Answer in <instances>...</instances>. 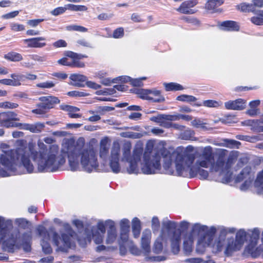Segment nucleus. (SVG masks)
<instances>
[{
  "mask_svg": "<svg viewBox=\"0 0 263 263\" xmlns=\"http://www.w3.org/2000/svg\"><path fill=\"white\" fill-rule=\"evenodd\" d=\"M194 147L187 146L181 152L171 154L166 148L160 149V156L163 159V166L166 171L172 164L173 158L175 157L176 173L179 176L190 178L197 177L201 180L208 179L209 173L203 168H210L211 173L218 174L213 180L223 183H228L231 181L232 173L230 168L233 163V158L229 156L227 158L228 151L218 149L213 152L211 146L201 148L200 153L197 156L192 153Z\"/></svg>",
  "mask_w": 263,
  "mask_h": 263,
  "instance_id": "nucleus-1",
  "label": "nucleus"
},
{
  "mask_svg": "<svg viewBox=\"0 0 263 263\" xmlns=\"http://www.w3.org/2000/svg\"><path fill=\"white\" fill-rule=\"evenodd\" d=\"M237 9L242 12H255V8L252 4H249L246 3H242L237 6Z\"/></svg>",
  "mask_w": 263,
  "mask_h": 263,
  "instance_id": "nucleus-30",
  "label": "nucleus"
},
{
  "mask_svg": "<svg viewBox=\"0 0 263 263\" xmlns=\"http://www.w3.org/2000/svg\"><path fill=\"white\" fill-rule=\"evenodd\" d=\"M39 100L43 105L42 106L48 110L53 108L55 104H59L60 102L58 98L53 96L41 97Z\"/></svg>",
  "mask_w": 263,
  "mask_h": 263,
  "instance_id": "nucleus-16",
  "label": "nucleus"
},
{
  "mask_svg": "<svg viewBox=\"0 0 263 263\" xmlns=\"http://www.w3.org/2000/svg\"><path fill=\"white\" fill-rule=\"evenodd\" d=\"M116 89L119 91H124L126 90V87L124 85H116L114 88L108 89L110 95L113 94L116 92Z\"/></svg>",
  "mask_w": 263,
  "mask_h": 263,
  "instance_id": "nucleus-56",
  "label": "nucleus"
},
{
  "mask_svg": "<svg viewBox=\"0 0 263 263\" xmlns=\"http://www.w3.org/2000/svg\"><path fill=\"white\" fill-rule=\"evenodd\" d=\"M152 233L149 229H145L142 232L141 246L144 255H148L151 252V239Z\"/></svg>",
  "mask_w": 263,
  "mask_h": 263,
  "instance_id": "nucleus-15",
  "label": "nucleus"
},
{
  "mask_svg": "<svg viewBox=\"0 0 263 263\" xmlns=\"http://www.w3.org/2000/svg\"><path fill=\"white\" fill-rule=\"evenodd\" d=\"M191 124L192 126L196 128H200L203 129H208L205 126L206 123H204L199 119H195L194 120L192 121Z\"/></svg>",
  "mask_w": 263,
  "mask_h": 263,
  "instance_id": "nucleus-45",
  "label": "nucleus"
},
{
  "mask_svg": "<svg viewBox=\"0 0 263 263\" xmlns=\"http://www.w3.org/2000/svg\"><path fill=\"white\" fill-rule=\"evenodd\" d=\"M43 105L41 103L37 104V108L32 110V112L35 114L43 115L45 114L48 110L46 108H44Z\"/></svg>",
  "mask_w": 263,
  "mask_h": 263,
  "instance_id": "nucleus-47",
  "label": "nucleus"
},
{
  "mask_svg": "<svg viewBox=\"0 0 263 263\" xmlns=\"http://www.w3.org/2000/svg\"><path fill=\"white\" fill-rule=\"evenodd\" d=\"M254 178V173L250 166H247L243 168L240 173L236 177L235 182H239L245 179V182L240 187L241 190L245 191L249 187Z\"/></svg>",
  "mask_w": 263,
  "mask_h": 263,
  "instance_id": "nucleus-12",
  "label": "nucleus"
},
{
  "mask_svg": "<svg viewBox=\"0 0 263 263\" xmlns=\"http://www.w3.org/2000/svg\"><path fill=\"white\" fill-rule=\"evenodd\" d=\"M19 120L17 115L13 111H7L0 114V125L2 127L19 128L20 123L13 122Z\"/></svg>",
  "mask_w": 263,
  "mask_h": 263,
  "instance_id": "nucleus-13",
  "label": "nucleus"
},
{
  "mask_svg": "<svg viewBox=\"0 0 263 263\" xmlns=\"http://www.w3.org/2000/svg\"><path fill=\"white\" fill-rule=\"evenodd\" d=\"M121 136L124 138L138 139L140 137V134L138 133L132 132H122L120 134Z\"/></svg>",
  "mask_w": 263,
  "mask_h": 263,
  "instance_id": "nucleus-46",
  "label": "nucleus"
},
{
  "mask_svg": "<svg viewBox=\"0 0 263 263\" xmlns=\"http://www.w3.org/2000/svg\"><path fill=\"white\" fill-rule=\"evenodd\" d=\"M246 102L242 99H238L234 101H229L224 103L226 109L229 110H242L245 108Z\"/></svg>",
  "mask_w": 263,
  "mask_h": 263,
  "instance_id": "nucleus-18",
  "label": "nucleus"
},
{
  "mask_svg": "<svg viewBox=\"0 0 263 263\" xmlns=\"http://www.w3.org/2000/svg\"><path fill=\"white\" fill-rule=\"evenodd\" d=\"M10 77L12 78V82L14 84L13 86H18L21 85V81L25 80L26 76L22 74L12 73Z\"/></svg>",
  "mask_w": 263,
  "mask_h": 263,
  "instance_id": "nucleus-31",
  "label": "nucleus"
},
{
  "mask_svg": "<svg viewBox=\"0 0 263 263\" xmlns=\"http://www.w3.org/2000/svg\"><path fill=\"white\" fill-rule=\"evenodd\" d=\"M206 246L209 247L204 243H201L198 240V244L197 246L196 252L198 254H203L205 251V247ZM209 247H211L210 246Z\"/></svg>",
  "mask_w": 263,
  "mask_h": 263,
  "instance_id": "nucleus-60",
  "label": "nucleus"
},
{
  "mask_svg": "<svg viewBox=\"0 0 263 263\" xmlns=\"http://www.w3.org/2000/svg\"><path fill=\"white\" fill-rule=\"evenodd\" d=\"M162 224L163 228L168 232L172 252L174 254H177L180 251L181 231L179 229L176 230L177 222L169 220L167 218L163 219Z\"/></svg>",
  "mask_w": 263,
  "mask_h": 263,
  "instance_id": "nucleus-7",
  "label": "nucleus"
},
{
  "mask_svg": "<svg viewBox=\"0 0 263 263\" xmlns=\"http://www.w3.org/2000/svg\"><path fill=\"white\" fill-rule=\"evenodd\" d=\"M11 29L14 31H21L25 30V27L23 25L17 23H11L10 24Z\"/></svg>",
  "mask_w": 263,
  "mask_h": 263,
  "instance_id": "nucleus-55",
  "label": "nucleus"
},
{
  "mask_svg": "<svg viewBox=\"0 0 263 263\" xmlns=\"http://www.w3.org/2000/svg\"><path fill=\"white\" fill-rule=\"evenodd\" d=\"M104 234L95 228H91L90 230L87 229L85 230V237L84 239L79 238L78 241L80 245L83 247H84L87 242H90L91 239L96 244H100L103 242Z\"/></svg>",
  "mask_w": 263,
  "mask_h": 263,
  "instance_id": "nucleus-10",
  "label": "nucleus"
},
{
  "mask_svg": "<svg viewBox=\"0 0 263 263\" xmlns=\"http://www.w3.org/2000/svg\"><path fill=\"white\" fill-rule=\"evenodd\" d=\"M158 240V239H157V240L155 242L153 247V252L156 254L161 253L163 249V245L162 242Z\"/></svg>",
  "mask_w": 263,
  "mask_h": 263,
  "instance_id": "nucleus-51",
  "label": "nucleus"
},
{
  "mask_svg": "<svg viewBox=\"0 0 263 263\" xmlns=\"http://www.w3.org/2000/svg\"><path fill=\"white\" fill-rule=\"evenodd\" d=\"M66 233H62L61 237L55 232L53 228L51 227L48 231L46 228L40 225L36 230L39 235L43 237L41 241L43 251L45 254H50L52 252V248L48 241L50 239V235H52V240L55 246L58 247V250L62 252H67L72 246L71 238L76 233L71 229L70 226L67 223L63 224Z\"/></svg>",
  "mask_w": 263,
  "mask_h": 263,
  "instance_id": "nucleus-6",
  "label": "nucleus"
},
{
  "mask_svg": "<svg viewBox=\"0 0 263 263\" xmlns=\"http://www.w3.org/2000/svg\"><path fill=\"white\" fill-rule=\"evenodd\" d=\"M130 80H131L130 77H129L128 76H120V77L115 78L114 82L116 83H118V82L126 83L127 82H130Z\"/></svg>",
  "mask_w": 263,
  "mask_h": 263,
  "instance_id": "nucleus-58",
  "label": "nucleus"
},
{
  "mask_svg": "<svg viewBox=\"0 0 263 263\" xmlns=\"http://www.w3.org/2000/svg\"><path fill=\"white\" fill-rule=\"evenodd\" d=\"M18 147L0 153V177H6L24 174L23 166L27 173H33L34 166L28 159V146L26 141H17Z\"/></svg>",
  "mask_w": 263,
  "mask_h": 263,
  "instance_id": "nucleus-4",
  "label": "nucleus"
},
{
  "mask_svg": "<svg viewBox=\"0 0 263 263\" xmlns=\"http://www.w3.org/2000/svg\"><path fill=\"white\" fill-rule=\"evenodd\" d=\"M135 93L142 99L150 100L154 102H161L164 98L161 95L160 91L156 89H136Z\"/></svg>",
  "mask_w": 263,
  "mask_h": 263,
  "instance_id": "nucleus-11",
  "label": "nucleus"
},
{
  "mask_svg": "<svg viewBox=\"0 0 263 263\" xmlns=\"http://www.w3.org/2000/svg\"><path fill=\"white\" fill-rule=\"evenodd\" d=\"M69 78L72 81L71 83L72 85L79 87H84L85 86L84 83L87 80L86 76L78 73L71 74Z\"/></svg>",
  "mask_w": 263,
  "mask_h": 263,
  "instance_id": "nucleus-22",
  "label": "nucleus"
},
{
  "mask_svg": "<svg viewBox=\"0 0 263 263\" xmlns=\"http://www.w3.org/2000/svg\"><path fill=\"white\" fill-rule=\"evenodd\" d=\"M194 240L191 241L190 236L186 235L183 241V249L185 253H190L192 251V245Z\"/></svg>",
  "mask_w": 263,
  "mask_h": 263,
  "instance_id": "nucleus-34",
  "label": "nucleus"
},
{
  "mask_svg": "<svg viewBox=\"0 0 263 263\" xmlns=\"http://www.w3.org/2000/svg\"><path fill=\"white\" fill-rule=\"evenodd\" d=\"M224 3V0H208L205 5V8L209 10H214Z\"/></svg>",
  "mask_w": 263,
  "mask_h": 263,
  "instance_id": "nucleus-27",
  "label": "nucleus"
},
{
  "mask_svg": "<svg viewBox=\"0 0 263 263\" xmlns=\"http://www.w3.org/2000/svg\"><path fill=\"white\" fill-rule=\"evenodd\" d=\"M251 21L252 23L256 25H263V18L259 17L258 16H254L251 18Z\"/></svg>",
  "mask_w": 263,
  "mask_h": 263,
  "instance_id": "nucleus-63",
  "label": "nucleus"
},
{
  "mask_svg": "<svg viewBox=\"0 0 263 263\" xmlns=\"http://www.w3.org/2000/svg\"><path fill=\"white\" fill-rule=\"evenodd\" d=\"M4 58L12 62H20L23 60L21 54L15 52H10L4 55Z\"/></svg>",
  "mask_w": 263,
  "mask_h": 263,
  "instance_id": "nucleus-29",
  "label": "nucleus"
},
{
  "mask_svg": "<svg viewBox=\"0 0 263 263\" xmlns=\"http://www.w3.org/2000/svg\"><path fill=\"white\" fill-rule=\"evenodd\" d=\"M263 124V119L259 120H249L247 121V125L251 127V130L256 132V128L260 126V124Z\"/></svg>",
  "mask_w": 263,
  "mask_h": 263,
  "instance_id": "nucleus-35",
  "label": "nucleus"
},
{
  "mask_svg": "<svg viewBox=\"0 0 263 263\" xmlns=\"http://www.w3.org/2000/svg\"><path fill=\"white\" fill-rule=\"evenodd\" d=\"M20 234V233H18ZM32 239V232L31 230L24 232L22 236H20V234L18 236V238L17 240H22L25 242H28L30 241Z\"/></svg>",
  "mask_w": 263,
  "mask_h": 263,
  "instance_id": "nucleus-43",
  "label": "nucleus"
},
{
  "mask_svg": "<svg viewBox=\"0 0 263 263\" xmlns=\"http://www.w3.org/2000/svg\"><path fill=\"white\" fill-rule=\"evenodd\" d=\"M216 230V228L214 226L208 228L206 226L195 223L193 225L192 230L188 235L190 236L191 241L196 237L201 236V237L199 239V242L204 243L207 246H210L212 248V252L217 253L223 250L226 236L229 233H234L236 229L234 228L221 227L218 237L214 241Z\"/></svg>",
  "mask_w": 263,
  "mask_h": 263,
  "instance_id": "nucleus-5",
  "label": "nucleus"
},
{
  "mask_svg": "<svg viewBox=\"0 0 263 263\" xmlns=\"http://www.w3.org/2000/svg\"><path fill=\"white\" fill-rule=\"evenodd\" d=\"M84 140L79 139L76 145L72 139H64L61 153L57 145L53 144L48 148L39 152L33 148V145H28V159L36 162L37 171L34 173L55 172L59 171L66 162L65 156L68 158L69 166L71 171L82 170L88 173L97 171L99 162L96 151L92 146H84Z\"/></svg>",
  "mask_w": 263,
  "mask_h": 263,
  "instance_id": "nucleus-2",
  "label": "nucleus"
},
{
  "mask_svg": "<svg viewBox=\"0 0 263 263\" xmlns=\"http://www.w3.org/2000/svg\"><path fill=\"white\" fill-rule=\"evenodd\" d=\"M247 235L250 236V244L249 247L253 249L257 244L259 240L260 231L258 228H254L252 230H249Z\"/></svg>",
  "mask_w": 263,
  "mask_h": 263,
  "instance_id": "nucleus-23",
  "label": "nucleus"
},
{
  "mask_svg": "<svg viewBox=\"0 0 263 263\" xmlns=\"http://www.w3.org/2000/svg\"><path fill=\"white\" fill-rule=\"evenodd\" d=\"M153 143L149 142L144 153L142 147L136 146L131 155V146L128 144L124 145L121 160L122 162H126L128 166L122 167L119 163L120 146L119 144L114 145L111 149L109 159L111 172L115 174L127 173L129 174H138L141 172L146 175L162 173L160 150L153 152Z\"/></svg>",
  "mask_w": 263,
  "mask_h": 263,
  "instance_id": "nucleus-3",
  "label": "nucleus"
},
{
  "mask_svg": "<svg viewBox=\"0 0 263 263\" xmlns=\"http://www.w3.org/2000/svg\"><path fill=\"white\" fill-rule=\"evenodd\" d=\"M198 3L197 0H188L183 2L176 10L183 14H194L195 11L191 8L196 6Z\"/></svg>",
  "mask_w": 263,
  "mask_h": 263,
  "instance_id": "nucleus-17",
  "label": "nucleus"
},
{
  "mask_svg": "<svg viewBox=\"0 0 263 263\" xmlns=\"http://www.w3.org/2000/svg\"><path fill=\"white\" fill-rule=\"evenodd\" d=\"M129 220L126 218H124L120 221V231L129 232Z\"/></svg>",
  "mask_w": 263,
  "mask_h": 263,
  "instance_id": "nucleus-40",
  "label": "nucleus"
},
{
  "mask_svg": "<svg viewBox=\"0 0 263 263\" xmlns=\"http://www.w3.org/2000/svg\"><path fill=\"white\" fill-rule=\"evenodd\" d=\"M106 223L108 226L105 238V243L111 245L114 243L117 238V230L115 222L111 219L106 220Z\"/></svg>",
  "mask_w": 263,
  "mask_h": 263,
  "instance_id": "nucleus-14",
  "label": "nucleus"
},
{
  "mask_svg": "<svg viewBox=\"0 0 263 263\" xmlns=\"http://www.w3.org/2000/svg\"><path fill=\"white\" fill-rule=\"evenodd\" d=\"M222 141L223 145L230 148H238L241 144L240 142L233 139H223Z\"/></svg>",
  "mask_w": 263,
  "mask_h": 263,
  "instance_id": "nucleus-33",
  "label": "nucleus"
},
{
  "mask_svg": "<svg viewBox=\"0 0 263 263\" xmlns=\"http://www.w3.org/2000/svg\"><path fill=\"white\" fill-rule=\"evenodd\" d=\"M68 10L73 11H86L87 7L84 5H76L71 4H67Z\"/></svg>",
  "mask_w": 263,
  "mask_h": 263,
  "instance_id": "nucleus-36",
  "label": "nucleus"
},
{
  "mask_svg": "<svg viewBox=\"0 0 263 263\" xmlns=\"http://www.w3.org/2000/svg\"><path fill=\"white\" fill-rule=\"evenodd\" d=\"M160 227V222L157 217H154L152 220V228L153 232H157Z\"/></svg>",
  "mask_w": 263,
  "mask_h": 263,
  "instance_id": "nucleus-52",
  "label": "nucleus"
},
{
  "mask_svg": "<svg viewBox=\"0 0 263 263\" xmlns=\"http://www.w3.org/2000/svg\"><path fill=\"white\" fill-rule=\"evenodd\" d=\"M44 21L43 19H35L27 21V24L32 27H35L37 26L40 23Z\"/></svg>",
  "mask_w": 263,
  "mask_h": 263,
  "instance_id": "nucleus-62",
  "label": "nucleus"
},
{
  "mask_svg": "<svg viewBox=\"0 0 263 263\" xmlns=\"http://www.w3.org/2000/svg\"><path fill=\"white\" fill-rule=\"evenodd\" d=\"M132 229L141 230V224L140 220L137 218L135 217L132 221Z\"/></svg>",
  "mask_w": 263,
  "mask_h": 263,
  "instance_id": "nucleus-54",
  "label": "nucleus"
},
{
  "mask_svg": "<svg viewBox=\"0 0 263 263\" xmlns=\"http://www.w3.org/2000/svg\"><path fill=\"white\" fill-rule=\"evenodd\" d=\"M67 10H68V8H67V5H66L64 7H60L55 8L51 11V14L54 16H58L64 13Z\"/></svg>",
  "mask_w": 263,
  "mask_h": 263,
  "instance_id": "nucleus-48",
  "label": "nucleus"
},
{
  "mask_svg": "<svg viewBox=\"0 0 263 263\" xmlns=\"http://www.w3.org/2000/svg\"><path fill=\"white\" fill-rule=\"evenodd\" d=\"M164 85L166 91H177L183 89V87L179 84L171 82L168 83H164Z\"/></svg>",
  "mask_w": 263,
  "mask_h": 263,
  "instance_id": "nucleus-32",
  "label": "nucleus"
},
{
  "mask_svg": "<svg viewBox=\"0 0 263 263\" xmlns=\"http://www.w3.org/2000/svg\"><path fill=\"white\" fill-rule=\"evenodd\" d=\"M247 235V232L244 229H240L236 234L235 239L232 237L227 238L225 237L223 248L224 254L229 256L233 252L240 250L245 242Z\"/></svg>",
  "mask_w": 263,
  "mask_h": 263,
  "instance_id": "nucleus-9",
  "label": "nucleus"
},
{
  "mask_svg": "<svg viewBox=\"0 0 263 263\" xmlns=\"http://www.w3.org/2000/svg\"><path fill=\"white\" fill-rule=\"evenodd\" d=\"M221 102L213 100H208L204 101L202 105L208 107H217L221 105ZM201 104H197V106H201Z\"/></svg>",
  "mask_w": 263,
  "mask_h": 263,
  "instance_id": "nucleus-39",
  "label": "nucleus"
},
{
  "mask_svg": "<svg viewBox=\"0 0 263 263\" xmlns=\"http://www.w3.org/2000/svg\"><path fill=\"white\" fill-rule=\"evenodd\" d=\"M77 43L83 47L92 48H93L92 45L88 41L84 39H80L77 41Z\"/></svg>",
  "mask_w": 263,
  "mask_h": 263,
  "instance_id": "nucleus-61",
  "label": "nucleus"
},
{
  "mask_svg": "<svg viewBox=\"0 0 263 263\" xmlns=\"http://www.w3.org/2000/svg\"><path fill=\"white\" fill-rule=\"evenodd\" d=\"M195 132L191 129H187L181 133L179 135V138L184 140L195 141L196 138L195 137Z\"/></svg>",
  "mask_w": 263,
  "mask_h": 263,
  "instance_id": "nucleus-26",
  "label": "nucleus"
},
{
  "mask_svg": "<svg viewBox=\"0 0 263 263\" xmlns=\"http://www.w3.org/2000/svg\"><path fill=\"white\" fill-rule=\"evenodd\" d=\"M45 38L43 37H37L25 39L23 42L27 44V47L28 48H43L46 46V44L45 42H41V41H44Z\"/></svg>",
  "mask_w": 263,
  "mask_h": 263,
  "instance_id": "nucleus-20",
  "label": "nucleus"
},
{
  "mask_svg": "<svg viewBox=\"0 0 263 263\" xmlns=\"http://www.w3.org/2000/svg\"><path fill=\"white\" fill-rule=\"evenodd\" d=\"M124 29L122 27H119L114 31L112 35L110 34L108 36V37H112L115 39H120L122 37L124 36Z\"/></svg>",
  "mask_w": 263,
  "mask_h": 263,
  "instance_id": "nucleus-44",
  "label": "nucleus"
},
{
  "mask_svg": "<svg viewBox=\"0 0 263 263\" xmlns=\"http://www.w3.org/2000/svg\"><path fill=\"white\" fill-rule=\"evenodd\" d=\"M44 127V124L40 122H37L34 124L20 123L19 128L29 130L31 133H37L41 132Z\"/></svg>",
  "mask_w": 263,
  "mask_h": 263,
  "instance_id": "nucleus-19",
  "label": "nucleus"
},
{
  "mask_svg": "<svg viewBox=\"0 0 263 263\" xmlns=\"http://www.w3.org/2000/svg\"><path fill=\"white\" fill-rule=\"evenodd\" d=\"M109 145L108 144V139L107 137L103 138L100 141V147L99 151L100 157L105 160L108 154Z\"/></svg>",
  "mask_w": 263,
  "mask_h": 263,
  "instance_id": "nucleus-24",
  "label": "nucleus"
},
{
  "mask_svg": "<svg viewBox=\"0 0 263 263\" xmlns=\"http://www.w3.org/2000/svg\"><path fill=\"white\" fill-rule=\"evenodd\" d=\"M255 184L256 186L263 188V170L258 174Z\"/></svg>",
  "mask_w": 263,
  "mask_h": 263,
  "instance_id": "nucleus-53",
  "label": "nucleus"
},
{
  "mask_svg": "<svg viewBox=\"0 0 263 263\" xmlns=\"http://www.w3.org/2000/svg\"><path fill=\"white\" fill-rule=\"evenodd\" d=\"M67 55L73 60L72 61H71V67L79 68L84 67V63L83 62H80L79 60L83 58H86L87 57L86 55L79 54L72 51H69L68 52Z\"/></svg>",
  "mask_w": 263,
  "mask_h": 263,
  "instance_id": "nucleus-21",
  "label": "nucleus"
},
{
  "mask_svg": "<svg viewBox=\"0 0 263 263\" xmlns=\"http://www.w3.org/2000/svg\"><path fill=\"white\" fill-rule=\"evenodd\" d=\"M15 223L20 228L23 229H29L31 227V223L24 218H16L15 219Z\"/></svg>",
  "mask_w": 263,
  "mask_h": 263,
  "instance_id": "nucleus-28",
  "label": "nucleus"
},
{
  "mask_svg": "<svg viewBox=\"0 0 263 263\" xmlns=\"http://www.w3.org/2000/svg\"><path fill=\"white\" fill-rule=\"evenodd\" d=\"M146 78V77H142L139 79H132L130 81V83L135 86H141L143 85L142 84V80H145Z\"/></svg>",
  "mask_w": 263,
  "mask_h": 263,
  "instance_id": "nucleus-59",
  "label": "nucleus"
},
{
  "mask_svg": "<svg viewBox=\"0 0 263 263\" xmlns=\"http://www.w3.org/2000/svg\"><path fill=\"white\" fill-rule=\"evenodd\" d=\"M60 108L63 110L68 111L69 116H70V114L77 112L80 110V109L77 107L68 105H61L60 106Z\"/></svg>",
  "mask_w": 263,
  "mask_h": 263,
  "instance_id": "nucleus-41",
  "label": "nucleus"
},
{
  "mask_svg": "<svg viewBox=\"0 0 263 263\" xmlns=\"http://www.w3.org/2000/svg\"><path fill=\"white\" fill-rule=\"evenodd\" d=\"M19 230L13 229L12 221L11 219H5L0 216V242L4 240L7 245L6 240L10 241V247L14 246L19 235Z\"/></svg>",
  "mask_w": 263,
  "mask_h": 263,
  "instance_id": "nucleus-8",
  "label": "nucleus"
},
{
  "mask_svg": "<svg viewBox=\"0 0 263 263\" xmlns=\"http://www.w3.org/2000/svg\"><path fill=\"white\" fill-rule=\"evenodd\" d=\"M67 95L70 97H86L89 95L88 93L84 91H80L77 90L71 91L67 92Z\"/></svg>",
  "mask_w": 263,
  "mask_h": 263,
  "instance_id": "nucleus-50",
  "label": "nucleus"
},
{
  "mask_svg": "<svg viewBox=\"0 0 263 263\" xmlns=\"http://www.w3.org/2000/svg\"><path fill=\"white\" fill-rule=\"evenodd\" d=\"M203 259L200 257L187 258L183 260L185 263H201Z\"/></svg>",
  "mask_w": 263,
  "mask_h": 263,
  "instance_id": "nucleus-64",
  "label": "nucleus"
},
{
  "mask_svg": "<svg viewBox=\"0 0 263 263\" xmlns=\"http://www.w3.org/2000/svg\"><path fill=\"white\" fill-rule=\"evenodd\" d=\"M221 29L226 31H238L239 29V26L235 22L227 21L221 23L220 25Z\"/></svg>",
  "mask_w": 263,
  "mask_h": 263,
  "instance_id": "nucleus-25",
  "label": "nucleus"
},
{
  "mask_svg": "<svg viewBox=\"0 0 263 263\" xmlns=\"http://www.w3.org/2000/svg\"><path fill=\"white\" fill-rule=\"evenodd\" d=\"M129 232L120 231L118 242L126 243L128 241Z\"/></svg>",
  "mask_w": 263,
  "mask_h": 263,
  "instance_id": "nucleus-49",
  "label": "nucleus"
},
{
  "mask_svg": "<svg viewBox=\"0 0 263 263\" xmlns=\"http://www.w3.org/2000/svg\"><path fill=\"white\" fill-rule=\"evenodd\" d=\"M29 57L31 60L34 61L43 62L46 61V58L45 56H40L37 54H31L29 55Z\"/></svg>",
  "mask_w": 263,
  "mask_h": 263,
  "instance_id": "nucleus-57",
  "label": "nucleus"
},
{
  "mask_svg": "<svg viewBox=\"0 0 263 263\" xmlns=\"http://www.w3.org/2000/svg\"><path fill=\"white\" fill-rule=\"evenodd\" d=\"M176 99L178 101L188 102H194L197 100V99L195 97L186 95H182L179 96L177 97Z\"/></svg>",
  "mask_w": 263,
  "mask_h": 263,
  "instance_id": "nucleus-42",
  "label": "nucleus"
},
{
  "mask_svg": "<svg viewBox=\"0 0 263 263\" xmlns=\"http://www.w3.org/2000/svg\"><path fill=\"white\" fill-rule=\"evenodd\" d=\"M108 229V226L106 223V220H99L96 226H93L91 228H95L102 233H105L106 232L105 228Z\"/></svg>",
  "mask_w": 263,
  "mask_h": 263,
  "instance_id": "nucleus-37",
  "label": "nucleus"
},
{
  "mask_svg": "<svg viewBox=\"0 0 263 263\" xmlns=\"http://www.w3.org/2000/svg\"><path fill=\"white\" fill-rule=\"evenodd\" d=\"M55 83L51 81H47L39 83L36 84V87L42 89H50L53 87Z\"/></svg>",
  "mask_w": 263,
  "mask_h": 263,
  "instance_id": "nucleus-38",
  "label": "nucleus"
}]
</instances>
